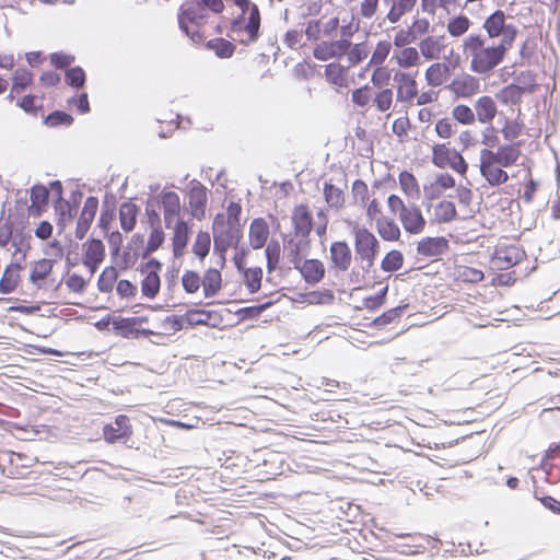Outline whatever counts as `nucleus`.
I'll return each instance as SVG.
<instances>
[{"instance_id":"4d7b16f0","label":"nucleus","mask_w":560,"mask_h":560,"mask_svg":"<svg viewBox=\"0 0 560 560\" xmlns=\"http://www.w3.org/2000/svg\"><path fill=\"white\" fill-rule=\"evenodd\" d=\"M452 115L454 119L462 125H471L476 119L472 109L464 104L456 105L453 108Z\"/></svg>"},{"instance_id":"5701e85b","label":"nucleus","mask_w":560,"mask_h":560,"mask_svg":"<svg viewBox=\"0 0 560 560\" xmlns=\"http://www.w3.org/2000/svg\"><path fill=\"white\" fill-rule=\"evenodd\" d=\"M205 298H213L221 290L222 277L217 268H209L201 280Z\"/></svg>"},{"instance_id":"4468645a","label":"nucleus","mask_w":560,"mask_h":560,"mask_svg":"<svg viewBox=\"0 0 560 560\" xmlns=\"http://www.w3.org/2000/svg\"><path fill=\"white\" fill-rule=\"evenodd\" d=\"M190 237V229L186 221L178 219L174 225V235L172 240L173 255L179 258L184 255Z\"/></svg>"},{"instance_id":"20e7f679","label":"nucleus","mask_w":560,"mask_h":560,"mask_svg":"<svg viewBox=\"0 0 560 560\" xmlns=\"http://www.w3.org/2000/svg\"><path fill=\"white\" fill-rule=\"evenodd\" d=\"M355 259L361 261L375 260L380 250V242L366 228L353 226Z\"/></svg>"},{"instance_id":"5fc2aeb1","label":"nucleus","mask_w":560,"mask_h":560,"mask_svg":"<svg viewBox=\"0 0 560 560\" xmlns=\"http://www.w3.org/2000/svg\"><path fill=\"white\" fill-rule=\"evenodd\" d=\"M10 241H12V245L15 247V253L22 252L21 244L23 236L20 235L18 240V237L13 235V228L5 223L0 226V246L4 247Z\"/></svg>"},{"instance_id":"6ab92c4d","label":"nucleus","mask_w":560,"mask_h":560,"mask_svg":"<svg viewBox=\"0 0 560 560\" xmlns=\"http://www.w3.org/2000/svg\"><path fill=\"white\" fill-rule=\"evenodd\" d=\"M23 269L21 262H11L2 272L0 278V293L10 294L19 285L20 275L19 272Z\"/></svg>"},{"instance_id":"e2e57ef3","label":"nucleus","mask_w":560,"mask_h":560,"mask_svg":"<svg viewBox=\"0 0 560 560\" xmlns=\"http://www.w3.org/2000/svg\"><path fill=\"white\" fill-rule=\"evenodd\" d=\"M523 127L524 124L517 119L506 120L504 127L502 128L503 138L508 141L516 139L522 133Z\"/></svg>"},{"instance_id":"f03ea898","label":"nucleus","mask_w":560,"mask_h":560,"mask_svg":"<svg viewBox=\"0 0 560 560\" xmlns=\"http://www.w3.org/2000/svg\"><path fill=\"white\" fill-rule=\"evenodd\" d=\"M207 9L201 5L199 0L188 7L182 5L178 13V25L194 43H200L203 39L198 27L207 22Z\"/></svg>"},{"instance_id":"a211bd4d","label":"nucleus","mask_w":560,"mask_h":560,"mask_svg":"<svg viewBox=\"0 0 560 560\" xmlns=\"http://www.w3.org/2000/svg\"><path fill=\"white\" fill-rule=\"evenodd\" d=\"M400 221L404 229L411 233L418 234L425 228V219L417 205L409 206L407 212L401 215Z\"/></svg>"},{"instance_id":"2eb2a0df","label":"nucleus","mask_w":560,"mask_h":560,"mask_svg":"<svg viewBox=\"0 0 560 560\" xmlns=\"http://www.w3.org/2000/svg\"><path fill=\"white\" fill-rule=\"evenodd\" d=\"M269 236V226L264 218H255L249 225V244L253 249L262 248Z\"/></svg>"},{"instance_id":"79ce46f5","label":"nucleus","mask_w":560,"mask_h":560,"mask_svg":"<svg viewBox=\"0 0 560 560\" xmlns=\"http://www.w3.org/2000/svg\"><path fill=\"white\" fill-rule=\"evenodd\" d=\"M211 246V238L208 232L200 231L195 240L192 245V253L200 259L203 260L209 252Z\"/></svg>"},{"instance_id":"4c0bfd02","label":"nucleus","mask_w":560,"mask_h":560,"mask_svg":"<svg viewBox=\"0 0 560 560\" xmlns=\"http://www.w3.org/2000/svg\"><path fill=\"white\" fill-rule=\"evenodd\" d=\"M481 176L487 180V183L492 186H500L508 182L509 175L503 170L502 166H493L480 172Z\"/></svg>"},{"instance_id":"c756f323","label":"nucleus","mask_w":560,"mask_h":560,"mask_svg":"<svg viewBox=\"0 0 560 560\" xmlns=\"http://www.w3.org/2000/svg\"><path fill=\"white\" fill-rule=\"evenodd\" d=\"M243 276L244 284L249 293H256L260 290L262 280V269L260 267L244 268L238 271Z\"/></svg>"},{"instance_id":"a19ab883","label":"nucleus","mask_w":560,"mask_h":560,"mask_svg":"<svg viewBox=\"0 0 560 560\" xmlns=\"http://www.w3.org/2000/svg\"><path fill=\"white\" fill-rule=\"evenodd\" d=\"M55 210L59 215L57 225L61 229L65 228V217L69 220L73 219L78 213L75 205H71L70 201L62 199V201H55Z\"/></svg>"},{"instance_id":"f257e3e1","label":"nucleus","mask_w":560,"mask_h":560,"mask_svg":"<svg viewBox=\"0 0 560 560\" xmlns=\"http://www.w3.org/2000/svg\"><path fill=\"white\" fill-rule=\"evenodd\" d=\"M488 38L480 34H470L464 39V52L471 57L470 69L487 74L498 67L511 49L518 30L506 23L502 10H495L483 22Z\"/></svg>"},{"instance_id":"9d476101","label":"nucleus","mask_w":560,"mask_h":560,"mask_svg":"<svg viewBox=\"0 0 560 560\" xmlns=\"http://www.w3.org/2000/svg\"><path fill=\"white\" fill-rule=\"evenodd\" d=\"M448 241L444 236L424 237L417 244V253L424 257L443 255L448 250Z\"/></svg>"},{"instance_id":"052dcab7","label":"nucleus","mask_w":560,"mask_h":560,"mask_svg":"<svg viewBox=\"0 0 560 560\" xmlns=\"http://www.w3.org/2000/svg\"><path fill=\"white\" fill-rule=\"evenodd\" d=\"M131 434H128L127 432L115 428L114 424H105L103 428V436L104 440L108 443H116L120 441H126L130 438Z\"/></svg>"},{"instance_id":"473e14b6","label":"nucleus","mask_w":560,"mask_h":560,"mask_svg":"<svg viewBox=\"0 0 560 560\" xmlns=\"http://www.w3.org/2000/svg\"><path fill=\"white\" fill-rule=\"evenodd\" d=\"M52 267L54 260L51 259L43 258L35 261L30 273V281L37 284L38 281L44 280L50 275Z\"/></svg>"},{"instance_id":"e433bc0d","label":"nucleus","mask_w":560,"mask_h":560,"mask_svg":"<svg viewBox=\"0 0 560 560\" xmlns=\"http://www.w3.org/2000/svg\"><path fill=\"white\" fill-rule=\"evenodd\" d=\"M273 303L275 302L270 300L261 304L242 307L235 312V315L238 316L240 320L256 319L262 312L272 306Z\"/></svg>"},{"instance_id":"cd10ccee","label":"nucleus","mask_w":560,"mask_h":560,"mask_svg":"<svg viewBox=\"0 0 560 560\" xmlns=\"http://www.w3.org/2000/svg\"><path fill=\"white\" fill-rule=\"evenodd\" d=\"M206 47L210 50H213L215 56L221 59L232 57L236 49L232 42L223 37H217L208 40Z\"/></svg>"},{"instance_id":"7ed1b4c3","label":"nucleus","mask_w":560,"mask_h":560,"mask_svg":"<svg viewBox=\"0 0 560 560\" xmlns=\"http://www.w3.org/2000/svg\"><path fill=\"white\" fill-rule=\"evenodd\" d=\"M241 12L236 18L231 21V31L233 33L245 32L247 34L246 39H240L243 45L255 43L260 36V11L258 5H254L250 13Z\"/></svg>"},{"instance_id":"680f3d73","label":"nucleus","mask_w":560,"mask_h":560,"mask_svg":"<svg viewBox=\"0 0 560 560\" xmlns=\"http://www.w3.org/2000/svg\"><path fill=\"white\" fill-rule=\"evenodd\" d=\"M392 49V44L386 40H381L377 43L375 50L371 57V60L368 65L370 67L371 63L382 65L387 56L389 55Z\"/></svg>"},{"instance_id":"f8f14e48","label":"nucleus","mask_w":560,"mask_h":560,"mask_svg":"<svg viewBox=\"0 0 560 560\" xmlns=\"http://www.w3.org/2000/svg\"><path fill=\"white\" fill-rule=\"evenodd\" d=\"M524 256L525 252L523 249L516 245H511L505 248L495 249L494 261L499 269L506 270L518 264Z\"/></svg>"},{"instance_id":"a878e982","label":"nucleus","mask_w":560,"mask_h":560,"mask_svg":"<svg viewBox=\"0 0 560 560\" xmlns=\"http://www.w3.org/2000/svg\"><path fill=\"white\" fill-rule=\"evenodd\" d=\"M409 304H400L396 307H393L390 310H387L386 312L382 313L380 316L375 317L371 324L372 327L377 329H383L388 324H392L396 320H398L405 312L408 310Z\"/></svg>"},{"instance_id":"b1692460","label":"nucleus","mask_w":560,"mask_h":560,"mask_svg":"<svg viewBox=\"0 0 560 560\" xmlns=\"http://www.w3.org/2000/svg\"><path fill=\"white\" fill-rule=\"evenodd\" d=\"M451 75V67L444 62L432 63L425 71V80L431 86L442 85Z\"/></svg>"},{"instance_id":"13d9d810","label":"nucleus","mask_w":560,"mask_h":560,"mask_svg":"<svg viewBox=\"0 0 560 560\" xmlns=\"http://www.w3.org/2000/svg\"><path fill=\"white\" fill-rule=\"evenodd\" d=\"M387 292H388V285H385L375 295L364 298V300H363L364 307L371 312L377 311L382 305L385 304Z\"/></svg>"},{"instance_id":"37998d69","label":"nucleus","mask_w":560,"mask_h":560,"mask_svg":"<svg viewBox=\"0 0 560 560\" xmlns=\"http://www.w3.org/2000/svg\"><path fill=\"white\" fill-rule=\"evenodd\" d=\"M280 243L276 240H271L265 249L267 259V271L269 273L273 272L277 269L280 259Z\"/></svg>"},{"instance_id":"aec40b11","label":"nucleus","mask_w":560,"mask_h":560,"mask_svg":"<svg viewBox=\"0 0 560 560\" xmlns=\"http://www.w3.org/2000/svg\"><path fill=\"white\" fill-rule=\"evenodd\" d=\"M140 207L133 202L125 201L119 207V222L121 229L128 233L131 232L136 224Z\"/></svg>"},{"instance_id":"3c124183","label":"nucleus","mask_w":560,"mask_h":560,"mask_svg":"<svg viewBox=\"0 0 560 560\" xmlns=\"http://www.w3.org/2000/svg\"><path fill=\"white\" fill-rule=\"evenodd\" d=\"M397 537L409 539V542L406 544L407 547H415V548H425L427 545H431L432 547H435L439 542L438 539H434L430 536H425L422 534H399Z\"/></svg>"},{"instance_id":"4be33fe9","label":"nucleus","mask_w":560,"mask_h":560,"mask_svg":"<svg viewBox=\"0 0 560 560\" xmlns=\"http://www.w3.org/2000/svg\"><path fill=\"white\" fill-rule=\"evenodd\" d=\"M32 201L31 212L34 215H40L49 201V190L40 184L34 185L30 191Z\"/></svg>"},{"instance_id":"bf43d9fd","label":"nucleus","mask_w":560,"mask_h":560,"mask_svg":"<svg viewBox=\"0 0 560 560\" xmlns=\"http://www.w3.org/2000/svg\"><path fill=\"white\" fill-rule=\"evenodd\" d=\"M201 279L198 272L187 270L182 277V285L186 293H195L199 290Z\"/></svg>"},{"instance_id":"1a4fd4ad","label":"nucleus","mask_w":560,"mask_h":560,"mask_svg":"<svg viewBox=\"0 0 560 560\" xmlns=\"http://www.w3.org/2000/svg\"><path fill=\"white\" fill-rule=\"evenodd\" d=\"M447 89L459 97H470L479 92L480 83L474 75L464 73L453 79Z\"/></svg>"},{"instance_id":"6e6d98bb","label":"nucleus","mask_w":560,"mask_h":560,"mask_svg":"<svg viewBox=\"0 0 560 560\" xmlns=\"http://www.w3.org/2000/svg\"><path fill=\"white\" fill-rule=\"evenodd\" d=\"M13 90L21 92L26 90L33 82V74L27 69H18L13 73Z\"/></svg>"},{"instance_id":"0eeeda50","label":"nucleus","mask_w":560,"mask_h":560,"mask_svg":"<svg viewBox=\"0 0 560 560\" xmlns=\"http://www.w3.org/2000/svg\"><path fill=\"white\" fill-rule=\"evenodd\" d=\"M331 268L338 271H347L351 265L352 253L346 241L332 242L329 248Z\"/></svg>"},{"instance_id":"72a5a7b5","label":"nucleus","mask_w":560,"mask_h":560,"mask_svg":"<svg viewBox=\"0 0 560 560\" xmlns=\"http://www.w3.org/2000/svg\"><path fill=\"white\" fill-rule=\"evenodd\" d=\"M436 221L440 223H450L457 218L455 203L450 200H442L435 207Z\"/></svg>"},{"instance_id":"dca6fc26","label":"nucleus","mask_w":560,"mask_h":560,"mask_svg":"<svg viewBox=\"0 0 560 560\" xmlns=\"http://www.w3.org/2000/svg\"><path fill=\"white\" fill-rule=\"evenodd\" d=\"M160 205L163 206L165 228L170 229L174 219L180 212L179 196L175 191H166L161 195Z\"/></svg>"},{"instance_id":"ddd939ff","label":"nucleus","mask_w":560,"mask_h":560,"mask_svg":"<svg viewBox=\"0 0 560 560\" xmlns=\"http://www.w3.org/2000/svg\"><path fill=\"white\" fill-rule=\"evenodd\" d=\"M394 81L399 84L397 89L398 101L410 102L415 96H417V82L409 73L398 71L394 74Z\"/></svg>"},{"instance_id":"393cba45","label":"nucleus","mask_w":560,"mask_h":560,"mask_svg":"<svg viewBox=\"0 0 560 560\" xmlns=\"http://www.w3.org/2000/svg\"><path fill=\"white\" fill-rule=\"evenodd\" d=\"M115 335L126 339H137L138 326L132 323L130 317H114L112 320Z\"/></svg>"},{"instance_id":"774afa93","label":"nucleus","mask_w":560,"mask_h":560,"mask_svg":"<svg viewBox=\"0 0 560 560\" xmlns=\"http://www.w3.org/2000/svg\"><path fill=\"white\" fill-rule=\"evenodd\" d=\"M368 56V49L364 43L351 45L348 52V59L351 66L358 65L363 61Z\"/></svg>"},{"instance_id":"69168bd1","label":"nucleus","mask_w":560,"mask_h":560,"mask_svg":"<svg viewBox=\"0 0 560 560\" xmlns=\"http://www.w3.org/2000/svg\"><path fill=\"white\" fill-rule=\"evenodd\" d=\"M499 165V154L498 150L494 152L488 148H485L480 151V172L487 168Z\"/></svg>"},{"instance_id":"f704fd0d","label":"nucleus","mask_w":560,"mask_h":560,"mask_svg":"<svg viewBox=\"0 0 560 560\" xmlns=\"http://www.w3.org/2000/svg\"><path fill=\"white\" fill-rule=\"evenodd\" d=\"M394 57L399 67L410 68L417 66L420 61V56L415 47H405L399 51H395Z\"/></svg>"},{"instance_id":"338daca9","label":"nucleus","mask_w":560,"mask_h":560,"mask_svg":"<svg viewBox=\"0 0 560 560\" xmlns=\"http://www.w3.org/2000/svg\"><path fill=\"white\" fill-rule=\"evenodd\" d=\"M226 212H228V225L229 226H232L233 229H242V225H241V222H240V219H241V213H242V206L238 203V202H230L228 208H226Z\"/></svg>"},{"instance_id":"58836bf2","label":"nucleus","mask_w":560,"mask_h":560,"mask_svg":"<svg viewBox=\"0 0 560 560\" xmlns=\"http://www.w3.org/2000/svg\"><path fill=\"white\" fill-rule=\"evenodd\" d=\"M118 278V271L115 267H106L98 277L97 289L103 293H108L113 290L114 283Z\"/></svg>"},{"instance_id":"0e129e2a","label":"nucleus","mask_w":560,"mask_h":560,"mask_svg":"<svg viewBox=\"0 0 560 560\" xmlns=\"http://www.w3.org/2000/svg\"><path fill=\"white\" fill-rule=\"evenodd\" d=\"M371 91L372 89L369 84L354 89L351 93L352 102L360 107L366 106L371 100Z\"/></svg>"},{"instance_id":"a18cd8bd","label":"nucleus","mask_w":560,"mask_h":560,"mask_svg":"<svg viewBox=\"0 0 560 560\" xmlns=\"http://www.w3.org/2000/svg\"><path fill=\"white\" fill-rule=\"evenodd\" d=\"M452 156L453 149L445 144H435L432 149V163L440 168L448 166Z\"/></svg>"},{"instance_id":"f3484780","label":"nucleus","mask_w":560,"mask_h":560,"mask_svg":"<svg viewBox=\"0 0 560 560\" xmlns=\"http://www.w3.org/2000/svg\"><path fill=\"white\" fill-rule=\"evenodd\" d=\"M307 284L314 285L325 276L324 264L319 259H305L298 269Z\"/></svg>"},{"instance_id":"864d4df0","label":"nucleus","mask_w":560,"mask_h":560,"mask_svg":"<svg viewBox=\"0 0 560 560\" xmlns=\"http://www.w3.org/2000/svg\"><path fill=\"white\" fill-rule=\"evenodd\" d=\"M160 200L156 197H149L145 202V214L148 217L149 225L154 229L161 226V217L158 212Z\"/></svg>"},{"instance_id":"423d86ee","label":"nucleus","mask_w":560,"mask_h":560,"mask_svg":"<svg viewBox=\"0 0 560 560\" xmlns=\"http://www.w3.org/2000/svg\"><path fill=\"white\" fill-rule=\"evenodd\" d=\"M185 322L194 327V326H208V327H219L223 318L218 311L213 310H201V308H190L185 314Z\"/></svg>"},{"instance_id":"c9c22d12","label":"nucleus","mask_w":560,"mask_h":560,"mask_svg":"<svg viewBox=\"0 0 560 560\" xmlns=\"http://www.w3.org/2000/svg\"><path fill=\"white\" fill-rule=\"evenodd\" d=\"M399 185L401 190L410 197H419L420 195V187L418 184L417 178L415 175L408 171H402L399 173L398 176Z\"/></svg>"},{"instance_id":"c85d7f7f","label":"nucleus","mask_w":560,"mask_h":560,"mask_svg":"<svg viewBox=\"0 0 560 560\" xmlns=\"http://www.w3.org/2000/svg\"><path fill=\"white\" fill-rule=\"evenodd\" d=\"M499 166L510 167L516 163L520 158V143L503 144L498 148Z\"/></svg>"},{"instance_id":"39448f33","label":"nucleus","mask_w":560,"mask_h":560,"mask_svg":"<svg viewBox=\"0 0 560 560\" xmlns=\"http://www.w3.org/2000/svg\"><path fill=\"white\" fill-rule=\"evenodd\" d=\"M291 220L295 236L303 237V242H311L310 235L314 226V221L307 206H296L292 212Z\"/></svg>"},{"instance_id":"9b49d317","label":"nucleus","mask_w":560,"mask_h":560,"mask_svg":"<svg viewBox=\"0 0 560 560\" xmlns=\"http://www.w3.org/2000/svg\"><path fill=\"white\" fill-rule=\"evenodd\" d=\"M188 197L191 215L201 220L206 213L207 188L201 183L194 180V185L189 190Z\"/></svg>"},{"instance_id":"49530a36","label":"nucleus","mask_w":560,"mask_h":560,"mask_svg":"<svg viewBox=\"0 0 560 560\" xmlns=\"http://www.w3.org/2000/svg\"><path fill=\"white\" fill-rule=\"evenodd\" d=\"M324 196L329 207L340 208L343 205V191L334 184L325 183Z\"/></svg>"},{"instance_id":"c03bdc74","label":"nucleus","mask_w":560,"mask_h":560,"mask_svg":"<svg viewBox=\"0 0 560 560\" xmlns=\"http://www.w3.org/2000/svg\"><path fill=\"white\" fill-rule=\"evenodd\" d=\"M419 47L422 56L428 60L438 59L442 48L439 40L432 36L422 39Z\"/></svg>"},{"instance_id":"09e8293b","label":"nucleus","mask_w":560,"mask_h":560,"mask_svg":"<svg viewBox=\"0 0 560 560\" xmlns=\"http://www.w3.org/2000/svg\"><path fill=\"white\" fill-rule=\"evenodd\" d=\"M73 117L65 110H54L44 118V124L48 127L70 126Z\"/></svg>"},{"instance_id":"412c9836","label":"nucleus","mask_w":560,"mask_h":560,"mask_svg":"<svg viewBox=\"0 0 560 560\" xmlns=\"http://www.w3.org/2000/svg\"><path fill=\"white\" fill-rule=\"evenodd\" d=\"M477 119L482 124H490L497 115V105L492 97L481 96L475 103Z\"/></svg>"},{"instance_id":"8fccbe9b","label":"nucleus","mask_w":560,"mask_h":560,"mask_svg":"<svg viewBox=\"0 0 560 560\" xmlns=\"http://www.w3.org/2000/svg\"><path fill=\"white\" fill-rule=\"evenodd\" d=\"M470 26V21L466 15H458L452 18L447 23V31L454 37H459L465 34Z\"/></svg>"},{"instance_id":"6e6552de","label":"nucleus","mask_w":560,"mask_h":560,"mask_svg":"<svg viewBox=\"0 0 560 560\" xmlns=\"http://www.w3.org/2000/svg\"><path fill=\"white\" fill-rule=\"evenodd\" d=\"M242 237V229L236 230L228 225V230L214 233L213 253L228 252L229 247L237 249Z\"/></svg>"},{"instance_id":"7c9ffc66","label":"nucleus","mask_w":560,"mask_h":560,"mask_svg":"<svg viewBox=\"0 0 560 560\" xmlns=\"http://www.w3.org/2000/svg\"><path fill=\"white\" fill-rule=\"evenodd\" d=\"M84 247L85 252L83 259L104 261L106 256L105 245L100 238H89L85 242Z\"/></svg>"},{"instance_id":"ea45409f","label":"nucleus","mask_w":560,"mask_h":560,"mask_svg":"<svg viewBox=\"0 0 560 560\" xmlns=\"http://www.w3.org/2000/svg\"><path fill=\"white\" fill-rule=\"evenodd\" d=\"M404 264V255L397 249L389 250L381 262L382 270L394 272L399 270Z\"/></svg>"},{"instance_id":"2f4dec72","label":"nucleus","mask_w":560,"mask_h":560,"mask_svg":"<svg viewBox=\"0 0 560 560\" xmlns=\"http://www.w3.org/2000/svg\"><path fill=\"white\" fill-rule=\"evenodd\" d=\"M161 288V279L159 273L155 271H148L145 277L141 281V292L149 299H154Z\"/></svg>"},{"instance_id":"bb28decb","label":"nucleus","mask_w":560,"mask_h":560,"mask_svg":"<svg viewBox=\"0 0 560 560\" xmlns=\"http://www.w3.org/2000/svg\"><path fill=\"white\" fill-rule=\"evenodd\" d=\"M376 229L381 237L385 241H398L400 229L393 219L381 217L376 220Z\"/></svg>"},{"instance_id":"603ef678","label":"nucleus","mask_w":560,"mask_h":560,"mask_svg":"<svg viewBox=\"0 0 560 560\" xmlns=\"http://www.w3.org/2000/svg\"><path fill=\"white\" fill-rule=\"evenodd\" d=\"M346 68L339 63H329L325 67L327 80L338 86L345 85Z\"/></svg>"},{"instance_id":"de8ad7c7","label":"nucleus","mask_w":560,"mask_h":560,"mask_svg":"<svg viewBox=\"0 0 560 560\" xmlns=\"http://www.w3.org/2000/svg\"><path fill=\"white\" fill-rule=\"evenodd\" d=\"M86 75L84 70L80 66L68 68L65 73L66 83L74 89H81L84 86Z\"/></svg>"}]
</instances>
